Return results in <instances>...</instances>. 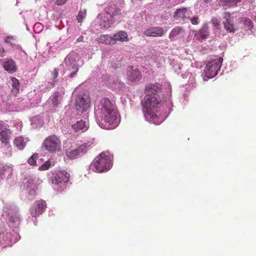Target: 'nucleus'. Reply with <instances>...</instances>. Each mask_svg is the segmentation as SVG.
<instances>
[{
	"mask_svg": "<svg viewBox=\"0 0 256 256\" xmlns=\"http://www.w3.org/2000/svg\"><path fill=\"white\" fill-rule=\"evenodd\" d=\"M113 156L108 152H103L95 158L90 165L92 172L102 173L108 171L112 166Z\"/></svg>",
	"mask_w": 256,
	"mask_h": 256,
	"instance_id": "nucleus-5",
	"label": "nucleus"
},
{
	"mask_svg": "<svg viewBox=\"0 0 256 256\" xmlns=\"http://www.w3.org/2000/svg\"><path fill=\"white\" fill-rule=\"evenodd\" d=\"M66 0H56V4L58 6L62 5L66 2Z\"/></svg>",
	"mask_w": 256,
	"mask_h": 256,
	"instance_id": "nucleus-43",
	"label": "nucleus"
},
{
	"mask_svg": "<svg viewBox=\"0 0 256 256\" xmlns=\"http://www.w3.org/2000/svg\"><path fill=\"white\" fill-rule=\"evenodd\" d=\"M4 41L7 44H9L10 46L16 49H22L20 46L16 44V39L12 36H8L4 38Z\"/></svg>",
	"mask_w": 256,
	"mask_h": 256,
	"instance_id": "nucleus-31",
	"label": "nucleus"
},
{
	"mask_svg": "<svg viewBox=\"0 0 256 256\" xmlns=\"http://www.w3.org/2000/svg\"><path fill=\"white\" fill-rule=\"evenodd\" d=\"M198 18L196 16L191 18L190 20L192 24H197L198 23Z\"/></svg>",
	"mask_w": 256,
	"mask_h": 256,
	"instance_id": "nucleus-42",
	"label": "nucleus"
},
{
	"mask_svg": "<svg viewBox=\"0 0 256 256\" xmlns=\"http://www.w3.org/2000/svg\"><path fill=\"white\" fill-rule=\"evenodd\" d=\"M43 124V120L40 116H36L31 119V124L36 128L41 127Z\"/></svg>",
	"mask_w": 256,
	"mask_h": 256,
	"instance_id": "nucleus-32",
	"label": "nucleus"
},
{
	"mask_svg": "<svg viewBox=\"0 0 256 256\" xmlns=\"http://www.w3.org/2000/svg\"><path fill=\"white\" fill-rule=\"evenodd\" d=\"M64 177H50V180L52 182V183L54 185L58 186L60 184H62V181H64V180L63 179Z\"/></svg>",
	"mask_w": 256,
	"mask_h": 256,
	"instance_id": "nucleus-36",
	"label": "nucleus"
},
{
	"mask_svg": "<svg viewBox=\"0 0 256 256\" xmlns=\"http://www.w3.org/2000/svg\"><path fill=\"white\" fill-rule=\"evenodd\" d=\"M50 162L48 161H47L44 164L40 166L38 168V169L41 170H48L50 168Z\"/></svg>",
	"mask_w": 256,
	"mask_h": 256,
	"instance_id": "nucleus-40",
	"label": "nucleus"
},
{
	"mask_svg": "<svg viewBox=\"0 0 256 256\" xmlns=\"http://www.w3.org/2000/svg\"><path fill=\"white\" fill-rule=\"evenodd\" d=\"M204 2L206 3H208L209 2H210V0H204Z\"/></svg>",
	"mask_w": 256,
	"mask_h": 256,
	"instance_id": "nucleus-48",
	"label": "nucleus"
},
{
	"mask_svg": "<svg viewBox=\"0 0 256 256\" xmlns=\"http://www.w3.org/2000/svg\"><path fill=\"white\" fill-rule=\"evenodd\" d=\"M1 64L4 70L8 73L14 72L17 70L16 62L12 59L4 58L2 60Z\"/></svg>",
	"mask_w": 256,
	"mask_h": 256,
	"instance_id": "nucleus-15",
	"label": "nucleus"
},
{
	"mask_svg": "<svg viewBox=\"0 0 256 256\" xmlns=\"http://www.w3.org/2000/svg\"><path fill=\"white\" fill-rule=\"evenodd\" d=\"M42 29L43 26L40 22L36 23L34 26V30L36 34L40 33V32H42Z\"/></svg>",
	"mask_w": 256,
	"mask_h": 256,
	"instance_id": "nucleus-38",
	"label": "nucleus"
},
{
	"mask_svg": "<svg viewBox=\"0 0 256 256\" xmlns=\"http://www.w3.org/2000/svg\"><path fill=\"white\" fill-rule=\"evenodd\" d=\"M86 12L85 9L81 10L77 16V20L78 22H82L84 18L86 17Z\"/></svg>",
	"mask_w": 256,
	"mask_h": 256,
	"instance_id": "nucleus-37",
	"label": "nucleus"
},
{
	"mask_svg": "<svg viewBox=\"0 0 256 256\" xmlns=\"http://www.w3.org/2000/svg\"><path fill=\"white\" fill-rule=\"evenodd\" d=\"M64 94V92L63 90H60V92H56L53 94L51 100L54 106H58L62 100V95Z\"/></svg>",
	"mask_w": 256,
	"mask_h": 256,
	"instance_id": "nucleus-26",
	"label": "nucleus"
},
{
	"mask_svg": "<svg viewBox=\"0 0 256 256\" xmlns=\"http://www.w3.org/2000/svg\"><path fill=\"white\" fill-rule=\"evenodd\" d=\"M240 14L238 12H232V13L224 12V20L223 22L224 30H221L219 18H213L211 20V22L213 25L215 34L220 37L226 34V31L230 33H234L236 31V28L234 24V18L240 17Z\"/></svg>",
	"mask_w": 256,
	"mask_h": 256,
	"instance_id": "nucleus-3",
	"label": "nucleus"
},
{
	"mask_svg": "<svg viewBox=\"0 0 256 256\" xmlns=\"http://www.w3.org/2000/svg\"><path fill=\"white\" fill-rule=\"evenodd\" d=\"M38 158V154H34L28 160V162L30 165H34L36 163V159Z\"/></svg>",
	"mask_w": 256,
	"mask_h": 256,
	"instance_id": "nucleus-39",
	"label": "nucleus"
},
{
	"mask_svg": "<svg viewBox=\"0 0 256 256\" xmlns=\"http://www.w3.org/2000/svg\"><path fill=\"white\" fill-rule=\"evenodd\" d=\"M98 42L106 44H114V40H113V36L108 34L100 35L98 38Z\"/></svg>",
	"mask_w": 256,
	"mask_h": 256,
	"instance_id": "nucleus-27",
	"label": "nucleus"
},
{
	"mask_svg": "<svg viewBox=\"0 0 256 256\" xmlns=\"http://www.w3.org/2000/svg\"><path fill=\"white\" fill-rule=\"evenodd\" d=\"M222 58L218 56H212L208 60L204 72L202 74L204 81L208 80L217 75L222 63Z\"/></svg>",
	"mask_w": 256,
	"mask_h": 256,
	"instance_id": "nucleus-7",
	"label": "nucleus"
},
{
	"mask_svg": "<svg viewBox=\"0 0 256 256\" xmlns=\"http://www.w3.org/2000/svg\"><path fill=\"white\" fill-rule=\"evenodd\" d=\"M170 92H171V90H172L171 88H170Z\"/></svg>",
	"mask_w": 256,
	"mask_h": 256,
	"instance_id": "nucleus-51",
	"label": "nucleus"
},
{
	"mask_svg": "<svg viewBox=\"0 0 256 256\" xmlns=\"http://www.w3.org/2000/svg\"><path fill=\"white\" fill-rule=\"evenodd\" d=\"M80 116L83 117L84 120L80 119L79 120H78L75 124H72V128L76 132H86L88 129L89 126L88 121L86 119L88 116Z\"/></svg>",
	"mask_w": 256,
	"mask_h": 256,
	"instance_id": "nucleus-14",
	"label": "nucleus"
},
{
	"mask_svg": "<svg viewBox=\"0 0 256 256\" xmlns=\"http://www.w3.org/2000/svg\"><path fill=\"white\" fill-rule=\"evenodd\" d=\"M90 100L88 95L85 93L79 94L76 97L75 110L72 112V117L77 120L80 117L77 116H88L87 110L90 106Z\"/></svg>",
	"mask_w": 256,
	"mask_h": 256,
	"instance_id": "nucleus-8",
	"label": "nucleus"
},
{
	"mask_svg": "<svg viewBox=\"0 0 256 256\" xmlns=\"http://www.w3.org/2000/svg\"><path fill=\"white\" fill-rule=\"evenodd\" d=\"M80 59L79 56L75 52H72L64 60L60 67L63 68L62 76L64 78H72L77 74L79 70L78 62Z\"/></svg>",
	"mask_w": 256,
	"mask_h": 256,
	"instance_id": "nucleus-6",
	"label": "nucleus"
},
{
	"mask_svg": "<svg viewBox=\"0 0 256 256\" xmlns=\"http://www.w3.org/2000/svg\"><path fill=\"white\" fill-rule=\"evenodd\" d=\"M13 168L12 166H2L0 164V175L10 176L12 174Z\"/></svg>",
	"mask_w": 256,
	"mask_h": 256,
	"instance_id": "nucleus-30",
	"label": "nucleus"
},
{
	"mask_svg": "<svg viewBox=\"0 0 256 256\" xmlns=\"http://www.w3.org/2000/svg\"><path fill=\"white\" fill-rule=\"evenodd\" d=\"M12 236L10 233L6 232L0 234V242L4 246H6L10 244Z\"/></svg>",
	"mask_w": 256,
	"mask_h": 256,
	"instance_id": "nucleus-22",
	"label": "nucleus"
},
{
	"mask_svg": "<svg viewBox=\"0 0 256 256\" xmlns=\"http://www.w3.org/2000/svg\"><path fill=\"white\" fill-rule=\"evenodd\" d=\"M42 144L44 148L50 152H56L61 150L60 140L55 135L47 137Z\"/></svg>",
	"mask_w": 256,
	"mask_h": 256,
	"instance_id": "nucleus-10",
	"label": "nucleus"
},
{
	"mask_svg": "<svg viewBox=\"0 0 256 256\" xmlns=\"http://www.w3.org/2000/svg\"><path fill=\"white\" fill-rule=\"evenodd\" d=\"M46 207L44 200H40L35 202L30 210V213L32 216H36L42 214Z\"/></svg>",
	"mask_w": 256,
	"mask_h": 256,
	"instance_id": "nucleus-13",
	"label": "nucleus"
},
{
	"mask_svg": "<svg viewBox=\"0 0 256 256\" xmlns=\"http://www.w3.org/2000/svg\"><path fill=\"white\" fill-rule=\"evenodd\" d=\"M142 78V75L137 68L133 66H129L127 68L126 79L130 82L136 83Z\"/></svg>",
	"mask_w": 256,
	"mask_h": 256,
	"instance_id": "nucleus-12",
	"label": "nucleus"
},
{
	"mask_svg": "<svg viewBox=\"0 0 256 256\" xmlns=\"http://www.w3.org/2000/svg\"><path fill=\"white\" fill-rule=\"evenodd\" d=\"M5 52V50L3 48L2 46L0 44V54L1 56H2V54H4Z\"/></svg>",
	"mask_w": 256,
	"mask_h": 256,
	"instance_id": "nucleus-45",
	"label": "nucleus"
},
{
	"mask_svg": "<svg viewBox=\"0 0 256 256\" xmlns=\"http://www.w3.org/2000/svg\"><path fill=\"white\" fill-rule=\"evenodd\" d=\"M20 219L18 210L16 208L12 209L7 214V220L11 224L19 223Z\"/></svg>",
	"mask_w": 256,
	"mask_h": 256,
	"instance_id": "nucleus-21",
	"label": "nucleus"
},
{
	"mask_svg": "<svg viewBox=\"0 0 256 256\" xmlns=\"http://www.w3.org/2000/svg\"><path fill=\"white\" fill-rule=\"evenodd\" d=\"M66 178V180L65 182H67L68 180V177H65Z\"/></svg>",
	"mask_w": 256,
	"mask_h": 256,
	"instance_id": "nucleus-49",
	"label": "nucleus"
},
{
	"mask_svg": "<svg viewBox=\"0 0 256 256\" xmlns=\"http://www.w3.org/2000/svg\"><path fill=\"white\" fill-rule=\"evenodd\" d=\"M170 65L172 66L173 70L178 74H179L178 70H180L182 67V65L174 60H172L170 62Z\"/></svg>",
	"mask_w": 256,
	"mask_h": 256,
	"instance_id": "nucleus-35",
	"label": "nucleus"
},
{
	"mask_svg": "<svg viewBox=\"0 0 256 256\" xmlns=\"http://www.w3.org/2000/svg\"><path fill=\"white\" fill-rule=\"evenodd\" d=\"M184 34L185 31L181 26H176L172 30L168 37L172 41H174L183 38Z\"/></svg>",
	"mask_w": 256,
	"mask_h": 256,
	"instance_id": "nucleus-16",
	"label": "nucleus"
},
{
	"mask_svg": "<svg viewBox=\"0 0 256 256\" xmlns=\"http://www.w3.org/2000/svg\"><path fill=\"white\" fill-rule=\"evenodd\" d=\"M40 94H38V96L39 97V98L36 100V104H38V103H40L41 101V99H40Z\"/></svg>",
	"mask_w": 256,
	"mask_h": 256,
	"instance_id": "nucleus-46",
	"label": "nucleus"
},
{
	"mask_svg": "<svg viewBox=\"0 0 256 256\" xmlns=\"http://www.w3.org/2000/svg\"><path fill=\"white\" fill-rule=\"evenodd\" d=\"M240 1V0H219V2L221 6L226 8L237 6Z\"/></svg>",
	"mask_w": 256,
	"mask_h": 256,
	"instance_id": "nucleus-29",
	"label": "nucleus"
},
{
	"mask_svg": "<svg viewBox=\"0 0 256 256\" xmlns=\"http://www.w3.org/2000/svg\"><path fill=\"white\" fill-rule=\"evenodd\" d=\"M6 125L4 122L0 120V130L2 128H6Z\"/></svg>",
	"mask_w": 256,
	"mask_h": 256,
	"instance_id": "nucleus-44",
	"label": "nucleus"
},
{
	"mask_svg": "<svg viewBox=\"0 0 256 256\" xmlns=\"http://www.w3.org/2000/svg\"><path fill=\"white\" fill-rule=\"evenodd\" d=\"M58 70L56 68H54L48 74V84H46V88L48 89L54 86L56 81V78L58 76Z\"/></svg>",
	"mask_w": 256,
	"mask_h": 256,
	"instance_id": "nucleus-20",
	"label": "nucleus"
},
{
	"mask_svg": "<svg viewBox=\"0 0 256 256\" xmlns=\"http://www.w3.org/2000/svg\"><path fill=\"white\" fill-rule=\"evenodd\" d=\"M190 12L189 9L186 8H179L176 11L174 14V18L180 20H184L185 18H189Z\"/></svg>",
	"mask_w": 256,
	"mask_h": 256,
	"instance_id": "nucleus-18",
	"label": "nucleus"
},
{
	"mask_svg": "<svg viewBox=\"0 0 256 256\" xmlns=\"http://www.w3.org/2000/svg\"><path fill=\"white\" fill-rule=\"evenodd\" d=\"M240 22L245 26L247 30H251L253 28V24L251 20L246 18H240Z\"/></svg>",
	"mask_w": 256,
	"mask_h": 256,
	"instance_id": "nucleus-33",
	"label": "nucleus"
},
{
	"mask_svg": "<svg viewBox=\"0 0 256 256\" xmlns=\"http://www.w3.org/2000/svg\"><path fill=\"white\" fill-rule=\"evenodd\" d=\"M10 130L5 128L2 130L0 132V140L4 146H3L4 148H6L8 152H5L6 155L10 156H12L11 149L12 148L9 144L10 138Z\"/></svg>",
	"mask_w": 256,
	"mask_h": 256,
	"instance_id": "nucleus-11",
	"label": "nucleus"
},
{
	"mask_svg": "<svg viewBox=\"0 0 256 256\" xmlns=\"http://www.w3.org/2000/svg\"><path fill=\"white\" fill-rule=\"evenodd\" d=\"M94 116L98 124L106 130L116 128L120 121L115 104L106 98L96 101Z\"/></svg>",
	"mask_w": 256,
	"mask_h": 256,
	"instance_id": "nucleus-2",
	"label": "nucleus"
},
{
	"mask_svg": "<svg viewBox=\"0 0 256 256\" xmlns=\"http://www.w3.org/2000/svg\"><path fill=\"white\" fill-rule=\"evenodd\" d=\"M113 40H114V44L117 41L127 42L128 40V34L124 31H119L114 34Z\"/></svg>",
	"mask_w": 256,
	"mask_h": 256,
	"instance_id": "nucleus-25",
	"label": "nucleus"
},
{
	"mask_svg": "<svg viewBox=\"0 0 256 256\" xmlns=\"http://www.w3.org/2000/svg\"><path fill=\"white\" fill-rule=\"evenodd\" d=\"M83 36H80V37H79L77 40H76V42H82L83 40Z\"/></svg>",
	"mask_w": 256,
	"mask_h": 256,
	"instance_id": "nucleus-47",
	"label": "nucleus"
},
{
	"mask_svg": "<svg viewBox=\"0 0 256 256\" xmlns=\"http://www.w3.org/2000/svg\"><path fill=\"white\" fill-rule=\"evenodd\" d=\"M109 84L110 86L114 90H121L124 86V84L118 78H114L110 80Z\"/></svg>",
	"mask_w": 256,
	"mask_h": 256,
	"instance_id": "nucleus-28",
	"label": "nucleus"
},
{
	"mask_svg": "<svg viewBox=\"0 0 256 256\" xmlns=\"http://www.w3.org/2000/svg\"><path fill=\"white\" fill-rule=\"evenodd\" d=\"M70 172H68L65 170H63L62 171L58 172V174H56V176H66V175H68V176H70Z\"/></svg>",
	"mask_w": 256,
	"mask_h": 256,
	"instance_id": "nucleus-41",
	"label": "nucleus"
},
{
	"mask_svg": "<svg viewBox=\"0 0 256 256\" xmlns=\"http://www.w3.org/2000/svg\"><path fill=\"white\" fill-rule=\"evenodd\" d=\"M161 85L150 84L146 86V96L142 101V112L148 122L158 125L168 116L173 105L169 96L161 100Z\"/></svg>",
	"mask_w": 256,
	"mask_h": 256,
	"instance_id": "nucleus-1",
	"label": "nucleus"
},
{
	"mask_svg": "<svg viewBox=\"0 0 256 256\" xmlns=\"http://www.w3.org/2000/svg\"><path fill=\"white\" fill-rule=\"evenodd\" d=\"M195 76L196 75L194 74H192L189 72H186L185 73L182 74L181 76L183 78H188V84L186 86V88L190 90L196 86V83Z\"/></svg>",
	"mask_w": 256,
	"mask_h": 256,
	"instance_id": "nucleus-19",
	"label": "nucleus"
},
{
	"mask_svg": "<svg viewBox=\"0 0 256 256\" xmlns=\"http://www.w3.org/2000/svg\"><path fill=\"white\" fill-rule=\"evenodd\" d=\"M96 143L95 140L88 138L82 141L77 142L72 144L70 148L64 150L66 156L70 160H74L85 154L88 150L92 148Z\"/></svg>",
	"mask_w": 256,
	"mask_h": 256,
	"instance_id": "nucleus-4",
	"label": "nucleus"
},
{
	"mask_svg": "<svg viewBox=\"0 0 256 256\" xmlns=\"http://www.w3.org/2000/svg\"><path fill=\"white\" fill-rule=\"evenodd\" d=\"M208 34V24H205L202 28L196 34V37L198 40H203L206 38Z\"/></svg>",
	"mask_w": 256,
	"mask_h": 256,
	"instance_id": "nucleus-23",
	"label": "nucleus"
},
{
	"mask_svg": "<svg viewBox=\"0 0 256 256\" xmlns=\"http://www.w3.org/2000/svg\"><path fill=\"white\" fill-rule=\"evenodd\" d=\"M106 16L102 18L100 26L105 29L110 28L114 22V20L120 14V10L116 8L114 4H110L106 8Z\"/></svg>",
	"mask_w": 256,
	"mask_h": 256,
	"instance_id": "nucleus-9",
	"label": "nucleus"
},
{
	"mask_svg": "<svg viewBox=\"0 0 256 256\" xmlns=\"http://www.w3.org/2000/svg\"><path fill=\"white\" fill-rule=\"evenodd\" d=\"M12 90V91L14 94H16L20 89V82L18 79L12 77L11 79Z\"/></svg>",
	"mask_w": 256,
	"mask_h": 256,
	"instance_id": "nucleus-34",
	"label": "nucleus"
},
{
	"mask_svg": "<svg viewBox=\"0 0 256 256\" xmlns=\"http://www.w3.org/2000/svg\"><path fill=\"white\" fill-rule=\"evenodd\" d=\"M144 34L148 36H161L164 34L163 28L159 26L152 27L144 30Z\"/></svg>",
	"mask_w": 256,
	"mask_h": 256,
	"instance_id": "nucleus-17",
	"label": "nucleus"
},
{
	"mask_svg": "<svg viewBox=\"0 0 256 256\" xmlns=\"http://www.w3.org/2000/svg\"><path fill=\"white\" fill-rule=\"evenodd\" d=\"M170 0H163V2H166V1H170Z\"/></svg>",
	"mask_w": 256,
	"mask_h": 256,
	"instance_id": "nucleus-50",
	"label": "nucleus"
},
{
	"mask_svg": "<svg viewBox=\"0 0 256 256\" xmlns=\"http://www.w3.org/2000/svg\"><path fill=\"white\" fill-rule=\"evenodd\" d=\"M28 140L27 138H24L22 136H18L15 138L14 143V145L18 149L22 150L24 148L26 143Z\"/></svg>",
	"mask_w": 256,
	"mask_h": 256,
	"instance_id": "nucleus-24",
	"label": "nucleus"
}]
</instances>
